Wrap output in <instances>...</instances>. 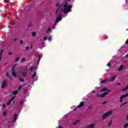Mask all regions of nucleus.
Returning a JSON list of instances; mask_svg holds the SVG:
<instances>
[{"mask_svg":"<svg viewBox=\"0 0 128 128\" xmlns=\"http://www.w3.org/2000/svg\"><path fill=\"white\" fill-rule=\"evenodd\" d=\"M110 124H112V122H110L108 124V126H110Z\"/></svg>","mask_w":128,"mask_h":128,"instance_id":"36","label":"nucleus"},{"mask_svg":"<svg viewBox=\"0 0 128 128\" xmlns=\"http://www.w3.org/2000/svg\"><path fill=\"white\" fill-rule=\"evenodd\" d=\"M28 48H29V47H28V46H26V50H28Z\"/></svg>","mask_w":128,"mask_h":128,"instance_id":"34","label":"nucleus"},{"mask_svg":"<svg viewBox=\"0 0 128 128\" xmlns=\"http://www.w3.org/2000/svg\"><path fill=\"white\" fill-rule=\"evenodd\" d=\"M58 128H62V127L60 126H58Z\"/></svg>","mask_w":128,"mask_h":128,"instance_id":"45","label":"nucleus"},{"mask_svg":"<svg viewBox=\"0 0 128 128\" xmlns=\"http://www.w3.org/2000/svg\"><path fill=\"white\" fill-rule=\"evenodd\" d=\"M52 32V29L50 28H49L47 30V33L48 34L49 32Z\"/></svg>","mask_w":128,"mask_h":128,"instance_id":"21","label":"nucleus"},{"mask_svg":"<svg viewBox=\"0 0 128 128\" xmlns=\"http://www.w3.org/2000/svg\"><path fill=\"white\" fill-rule=\"evenodd\" d=\"M128 93L122 95L120 96L119 102H122L124 100V98H128Z\"/></svg>","mask_w":128,"mask_h":128,"instance_id":"4","label":"nucleus"},{"mask_svg":"<svg viewBox=\"0 0 128 128\" xmlns=\"http://www.w3.org/2000/svg\"><path fill=\"white\" fill-rule=\"evenodd\" d=\"M126 4H128V0H126Z\"/></svg>","mask_w":128,"mask_h":128,"instance_id":"41","label":"nucleus"},{"mask_svg":"<svg viewBox=\"0 0 128 128\" xmlns=\"http://www.w3.org/2000/svg\"><path fill=\"white\" fill-rule=\"evenodd\" d=\"M52 28H54V27H52Z\"/></svg>","mask_w":128,"mask_h":128,"instance_id":"50","label":"nucleus"},{"mask_svg":"<svg viewBox=\"0 0 128 128\" xmlns=\"http://www.w3.org/2000/svg\"><path fill=\"white\" fill-rule=\"evenodd\" d=\"M42 58V54H40L38 57V62H40V58Z\"/></svg>","mask_w":128,"mask_h":128,"instance_id":"14","label":"nucleus"},{"mask_svg":"<svg viewBox=\"0 0 128 128\" xmlns=\"http://www.w3.org/2000/svg\"><path fill=\"white\" fill-rule=\"evenodd\" d=\"M16 96H14L11 99H10V100L7 103V106H10V104H14Z\"/></svg>","mask_w":128,"mask_h":128,"instance_id":"5","label":"nucleus"},{"mask_svg":"<svg viewBox=\"0 0 128 128\" xmlns=\"http://www.w3.org/2000/svg\"><path fill=\"white\" fill-rule=\"evenodd\" d=\"M68 2H70V0H65L64 3L63 4L62 6H60L59 4H57L56 6L58 8L56 10V14H58L57 18L54 22V26L58 22L62 20V12H64V14H68L70 12H72V5H68Z\"/></svg>","mask_w":128,"mask_h":128,"instance_id":"1","label":"nucleus"},{"mask_svg":"<svg viewBox=\"0 0 128 128\" xmlns=\"http://www.w3.org/2000/svg\"><path fill=\"white\" fill-rule=\"evenodd\" d=\"M126 58H128V55H126Z\"/></svg>","mask_w":128,"mask_h":128,"instance_id":"43","label":"nucleus"},{"mask_svg":"<svg viewBox=\"0 0 128 128\" xmlns=\"http://www.w3.org/2000/svg\"><path fill=\"white\" fill-rule=\"evenodd\" d=\"M22 74L23 78H26V76H28V73H26V72H22Z\"/></svg>","mask_w":128,"mask_h":128,"instance_id":"12","label":"nucleus"},{"mask_svg":"<svg viewBox=\"0 0 128 128\" xmlns=\"http://www.w3.org/2000/svg\"><path fill=\"white\" fill-rule=\"evenodd\" d=\"M20 44H24V41L20 40Z\"/></svg>","mask_w":128,"mask_h":128,"instance_id":"31","label":"nucleus"},{"mask_svg":"<svg viewBox=\"0 0 128 128\" xmlns=\"http://www.w3.org/2000/svg\"><path fill=\"white\" fill-rule=\"evenodd\" d=\"M126 118L128 120V115H127Z\"/></svg>","mask_w":128,"mask_h":128,"instance_id":"44","label":"nucleus"},{"mask_svg":"<svg viewBox=\"0 0 128 128\" xmlns=\"http://www.w3.org/2000/svg\"><path fill=\"white\" fill-rule=\"evenodd\" d=\"M36 32H33L32 33V36H36Z\"/></svg>","mask_w":128,"mask_h":128,"instance_id":"25","label":"nucleus"},{"mask_svg":"<svg viewBox=\"0 0 128 128\" xmlns=\"http://www.w3.org/2000/svg\"><path fill=\"white\" fill-rule=\"evenodd\" d=\"M36 68H34L33 66H30L29 68L30 70H36Z\"/></svg>","mask_w":128,"mask_h":128,"instance_id":"17","label":"nucleus"},{"mask_svg":"<svg viewBox=\"0 0 128 128\" xmlns=\"http://www.w3.org/2000/svg\"><path fill=\"white\" fill-rule=\"evenodd\" d=\"M106 102H108L105 101V102H103L102 103V105L106 104Z\"/></svg>","mask_w":128,"mask_h":128,"instance_id":"30","label":"nucleus"},{"mask_svg":"<svg viewBox=\"0 0 128 128\" xmlns=\"http://www.w3.org/2000/svg\"><path fill=\"white\" fill-rule=\"evenodd\" d=\"M4 108H6V105L4 104H3Z\"/></svg>","mask_w":128,"mask_h":128,"instance_id":"38","label":"nucleus"},{"mask_svg":"<svg viewBox=\"0 0 128 128\" xmlns=\"http://www.w3.org/2000/svg\"><path fill=\"white\" fill-rule=\"evenodd\" d=\"M32 46L30 47V48H32Z\"/></svg>","mask_w":128,"mask_h":128,"instance_id":"49","label":"nucleus"},{"mask_svg":"<svg viewBox=\"0 0 128 128\" xmlns=\"http://www.w3.org/2000/svg\"><path fill=\"white\" fill-rule=\"evenodd\" d=\"M48 40L49 42H50V40H52V36H50L49 37H48Z\"/></svg>","mask_w":128,"mask_h":128,"instance_id":"22","label":"nucleus"},{"mask_svg":"<svg viewBox=\"0 0 128 128\" xmlns=\"http://www.w3.org/2000/svg\"><path fill=\"white\" fill-rule=\"evenodd\" d=\"M46 38H46V36H45V37H44V40H46Z\"/></svg>","mask_w":128,"mask_h":128,"instance_id":"33","label":"nucleus"},{"mask_svg":"<svg viewBox=\"0 0 128 128\" xmlns=\"http://www.w3.org/2000/svg\"><path fill=\"white\" fill-rule=\"evenodd\" d=\"M17 64H15V65L14 66L13 68H12V76H14V77L16 76V71H14V66H16Z\"/></svg>","mask_w":128,"mask_h":128,"instance_id":"6","label":"nucleus"},{"mask_svg":"<svg viewBox=\"0 0 128 128\" xmlns=\"http://www.w3.org/2000/svg\"><path fill=\"white\" fill-rule=\"evenodd\" d=\"M78 122V121H76V122Z\"/></svg>","mask_w":128,"mask_h":128,"instance_id":"48","label":"nucleus"},{"mask_svg":"<svg viewBox=\"0 0 128 128\" xmlns=\"http://www.w3.org/2000/svg\"><path fill=\"white\" fill-rule=\"evenodd\" d=\"M16 40H17L16 38H14V42H16Z\"/></svg>","mask_w":128,"mask_h":128,"instance_id":"40","label":"nucleus"},{"mask_svg":"<svg viewBox=\"0 0 128 128\" xmlns=\"http://www.w3.org/2000/svg\"><path fill=\"white\" fill-rule=\"evenodd\" d=\"M9 54H10V56H12V53L10 52V53H9Z\"/></svg>","mask_w":128,"mask_h":128,"instance_id":"42","label":"nucleus"},{"mask_svg":"<svg viewBox=\"0 0 128 128\" xmlns=\"http://www.w3.org/2000/svg\"><path fill=\"white\" fill-rule=\"evenodd\" d=\"M6 76L9 78L11 79L12 78V77L10 76V74H6Z\"/></svg>","mask_w":128,"mask_h":128,"instance_id":"28","label":"nucleus"},{"mask_svg":"<svg viewBox=\"0 0 128 128\" xmlns=\"http://www.w3.org/2000/svg\"><path fill=\"white\" fill-rule=\"evenodd\" d=\"M26 70H28V67H26Z\"/></svg>","mask_w":128,"mask_h":128,"instance_id":"46","label":"nucleus"},{"mask_svg":"<svg viewBox=\"0 0 128 128\" xmlns=\"http://www.w3.org/2000/svg\"><path fill=\"white\" fill-rule=\"evenodd\" d=\"M122 68H124V66L121 65V66H120V68H119L118 70H120V71L122 70Z\"/></svg>","mask_w":128,"mask_h":128,"instance_id":"15","label":"nucleus"},{"mask_svg":"<svg viewBox=\"0 0 128 128\" xmlns=\"http://www.w3.org/2000/svg\"><path fill=\"white\" fill-rule=\"evenodd\" d=\"M21 62H26V58H22L20 60Z\"/></svg>","mask_w":128,"mask_h":128,"instance_id":"16","label":"nucleus"},{"mask_svg":"<svg viewBox=\"0 0 128 128\" xmlns=\"http://www.w3.org/2000/svg\"><path fill=\"white\" fill-rule=\"evenodd\" d=\"M93 94H94V91H92Z\"/></svg>","mask_w":128,"mask_h":128,"instance_id":"47","label":"nucleus"},{"mask_svg":"<svg viewBox=\"0 0 128 128\" xmlns=\"http://www.w3.org/2000/svg\"><path fill=\"white\" fill-rule=\"evenodd\" d=\"M107 66H110V62H108V63L107 64Z\"/></svg>","mask_w":128,"mask_h":128,"instance_id":"32","label":"nucleus"},{"mask_svg":"<svg viewBox=\"0 0 128 128\" xmlns=\"http://www.w3.org/2000/svg\"><path fill=\"white\" fill-rule=\"evenodd\" d=\"M116 85H117V86H120V83H117V84H116Z\"/></svg>","mask_w":128,"mask_h":128,"instance_id":"35","label":"nucleus"},{"mask_svg":"<svg viewBox=\"0 0 128 128\" xmlns=\"http://www.w3.org/2000/svg\"><path fill=\"white\" fill-rule=\"evenodd\" d=\"M112 110L108 111V112L104 114L102 116L103 118H108V116H110V114H112Z\"/></svg>","mask_w":128,"mask_h":128,"instance_id":"3","label":"nucleus"},{"mask_svg":"<svg viewBox=\"0 0 128 128\" xmlns=\"http://www.w3.org/2000/svg\"><path fill=\"white\" fill-rule=\"evenodd\" d=\"M36 76V73H34V74L32 75V78H34Z\"/></svg>","mask_w":128,"mask_h":128,"instance_id":"24","label":"nucleus"},{"mask_svg":"<svg viewBox=\"0 0 128 128\" xmlns=\"http://www.w3.org/2000/svg\"><path fill=\"white\" fill-rule=\"evenodd\" d=\"M22 88V86H20L19 87V89L18 90H15L12 92V93L13 94H18V92L19 90H20V88Z\"/></svg>","mask_w":128,"mask_h":128,"instance_id":"7","label":"nucleus"},{"mask_svg":"<svg viewBox=\"0 0 128 128\" xmlns=\"http://www.w3.org/2000/svg\"><path fill=\"white\" fill-rule=\"evenodd\" d=\"M1 88H6V81L3 80L1 84Z\"/></svg>","mask_w":128,"mask_h":128,"instance_id":"9","label":"nucleus"},{"mask_svg":"<svg viewBox=\"0 0 128 128\" xmlns=\"http://www.w3.org/2000/svg\"><path fill=\"white\" fill-rule=\"evenodd\" d=\"M116 76H114L112 77L111 78V79H109L108 80V82H114V80H116Z\"/></svg>","mask_w":128,"mask_h":128,"instance_id":"8","label":"nucleus"},{"mask_svg":"<svg viewBox=\"0 0 128 128\" xmlns=\"http://www.w3.org/2000/svg\"><path fill=\"white\" fill-rule=\"evenodd\" d=\"M128 88V86H127L126 88L122 89V92H124V90H126Z\"/></svg>","mask_w":128,"mask_h":128,"instance_id":"20","label":"nucleus"},{"mask_svg":"<svg viewBox=\"0 0 128 128\" xmlns=\"http://www.w3.org/2000/svg\"><path fill=\"white\" fill-rule=\"evenodd\" d=\"M128 102H124V104H122V105H121V106H126V104H128Z\"/></svg>","mask_w":128,"mask_h":128,"instance_id":"23","label":"nucleus"},{"mask_svg":"<svg viewBox=\"0 0 128 128\" xmlns=\"http://www.w3.org/2000/svg\"><path fill=\"white\" fill-rule=\"evenodd\" d=\"M128 126V123L126 124L124 126V128H126Z\"/></svg>","mask_w":128,"mask_h":128,"instance_id":"27","label":"nucleus"},{"mask_svg":"<svg viewBox=\"0 0 128 128\" xmlns=\"http://www.w3.org/2000/svg\"><path fill=\"white\" fill-rule=\"evenodd\" d=\"M126 44H128V39H127L126 41Z\"/></svg>","mask_w":128,"mask_h":128,"instance_id":"37","label":"nucleus"},{"mask_svg":"<svg viewBox=\"0 0 128 128\" xmlns=\"http://www.w3.org/2000/svg\"><path fill=\"white\" fill-rule=\"evenodd\" d=\"M3 116H6V112H3Z\"/></svg>","mask_w":128,"mask_h":128,"instance_id":"26","label":"nucleus"},{"mask_svg":"<svg viewBox=\"0 0 128 128\" xmlns=\"http://www.w3.org/2000/svg\"><path fill=\"white\" fill-rule=\"evenodd\" d=\"M20 104H22V102H20Z\"/></svg>","mask_w":128,"mask_h":128,"instance_id":"39","label":"nucleus"},{"mask_svg":"<svg viewBox=\"0 0 128 128\" xmlns=\"http://www.w3.org/2000/svg\"><path fill=\"white\" fill-rule=\"evenodd\" d=\"M18 60H20V58H16V60H15V62H18Z\"/></svg>","mask_w":128,"mask_h":128,"instance_id":"29","label":"nucleus"},{"mask_svg":"<svg viewBox=\"0 0 128 128\" xmlns=\"http://www.w3.org/2000/svg\"><path fill=\"white\" fill-rule=\"evenodd\" d=\"M98 90L101 92H106L100 95V98H104V96H106L108 94V88H103L102 89H100Z\"/></svg>","mask_w":128,"mask_h":128,"instance_id":"2","label":"nucleus"},{"mask_svg":"<svg viewBox=\"0 0 128 128\" xmlns=\"http://www.w3.org/2000/svg\"><path fill=\"white\" fill-rule=\"evenodd\" d=\"M84 104L83 102H81L80 104L76 108V109L78 108H82V106H84Z\"/></svg>","mask_w":128,"mask_h":128,"instance_id":"11","label":"nucleus"},{"mask_svg":"<svg viewBox=\"0 0 128 128\" xmlns=\"http://www.w3.org/2000/svg\"><path fill=\"white\" fill-rule=\"evenodd\" d=\"M17 119H18V114H14V118L12 120V122H16V120Z\"/></svg>","mask_w":128,"mask_h":128,"instance_id":"13","label":"nucleus"},{"mask_svg":"<svg viewBox=\"0 0 128 128\" xmlns=\"http://www.w3.org/2000/svg\"><path fill=\"white\" fill-rule=\"evenodd\" d=\"M94 128V124H92L88 126L87 128Z\"/></svg>","mask_w":128,"mask_h":128,"instance_id":"10","label":"nucleus"},{"mask_svg":"<svg viewBox=\"0 0 128 128\" xmlns=\"http://www.w3.org/2000/svg\"><path fill=\"white\" fill-rule=\"evenodd\" d=\"M107 80H108V79L104 80H101V81H100V82H102V84H104V82H107Z\"/></svg>","mask_w":128,"mask_h":128,"instance_id":"18","label":"nucleus"},{"mask_svg":"<svg viewBox=\"0 0 128 128\" xmlns=\"http://www.w3.org/2000/svg\"><path fill=\"white\" fill-rule=\"evenodd\" d=\"M19 80H20V82H24V79L22 78H20V77H19Z\"/></svg>","mask_w":128,"mask_h":128,"instance_id":"19","label":"nucleus"}]
</instances>
